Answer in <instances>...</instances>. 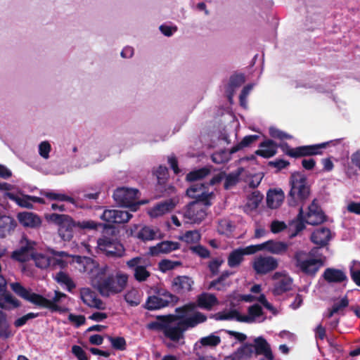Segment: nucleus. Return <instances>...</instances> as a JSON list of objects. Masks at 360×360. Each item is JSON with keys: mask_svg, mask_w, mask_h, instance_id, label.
Wrapping results in <instances>:
<instances>
[{"mask_svg": "<svg viewBox=\"0 0 360 360\" xmlns=\"http://www.w3.org/2000/svg\"><path fill=\"white\" fill-rule=\"evenodd\" d=\"M79 263L83 264V271L89 275L91 283L105 296L121 292L127 286L129 276L120 271L115 275L106 276L107 266H100L90 257H79Z\"/></svg>", "mask_w": 360, "mask_h": 360, "instance_id": "1", "label": "nucleus"}, {"mask_svg": "<svg viewBox=\"0 0 360 360\" xmlns=\"http://www.w3.org/2000/svg\"><path fill=\"white\" fill-rule=\"evenodd\" d=\"M187 195L196 200L189 203L184 212V217L191 223H199L206 216V207L210 206L214 198L205 184L195 183L186 191Z\"/></svg>", "mask_w": 360, "mask_h": 360, "instance_id": "2", "label": "nucleus"}, {"mask_svg": "<svg viewBox=\"0 0 360 360\" xmlns=\"http://www.w3.org/2000/svg\"><path fill=\"white\" fill-rule=\"evenodd\" d=\"M10 286L12 290L18 296L40 307L49 309L53 312L58 311L60 314L68 310L66 307L60 305L64 300L68 299V296L60 291L55 290L53 296L48 294L47 298H46L41 295L33 292L31 290L24 288L19 283H12Z\"/></svg>", "mask_w": 360, "mask_h": 360, "instance_id": "3", "label": "nucleus"}, {"mask_svg": "<svg viewBox=\"0 0 360 360\" xmlns=\"http://www.w3.org/2000/svg\"><path fill=\"white\" fill-rule=\"evenodd\" d=\"M179 340L183 338L184 333L189 328L205 322L207 316L197 310L193 303L176 309V314L172 315Z\"/></svg>", "mask_w": 360, "mask_h": 360, "instance_id": "4", "label": "nucleus"}, {"mask_svg": "<svg viewBox=\"0 0 360 360\" xmlns=\"http://www.w3.org/2000/svg\"><path fill=\"white\" fill-rule=\"evenodd\" d=\"M71 255L64 251H56L49 249L46 252L34 251L31 255V259L36 267L40 269L51 268L63 269L70 262Z\"/></svg>", "mask_w": 360, "mask_h": 360, "instance_id": "5", "label": "nucleus"}, {"mask_svg": "<svg viewBox=\"0 0 360 360\" xmlns=\"http://www.w3.org/2000/svg\"><path fill=\"white\" fill-rule=\"evenodd\" d=\"M325 257L320 248H315L309 252L298 251L295 255V265L300 271L309 276H314L323 265Z\"/></svg>", "mask_w": 360, "mask_h": 360, "instance_id": "6", "label": "nucleus"}, {"mask_svg": "<svg viewBox=\"0 0 360 360\" xmlns=\"http://www.w3.org/2000/svg\"><path fill=\"white\" fill-rule=\"evenodd\" d=\"M50 219L59 226L58 234L65 241H69L73 238L74 229L79 227L82 229H96L98 224L91 220L75 223L72 219L66 214H52Z\"/></svg>", "mask_w": 360, "mask_h": 360, "instance_id": "7", "label": "nucleus"}, {"mask_svg": "<svg viewBox=\"0 0 360 360\" xmlns=\"http://www.w3.org/2000/svg\"><path fill=\"white\" fill-rule=\"evenodd\" d=\"M216 318L218 320H236L245 323H262L266 319L262 307L257 304L248 308V314H241L238 309H230L219 312Z\"/></svg>", "mask_w": 360, "mask_h": 360, "instance_id": "8", "label": "nucleus"}, {"mask_svg": "<svg viewBox=\"0 0 360 360\" xmlns=\"http://www.w3.org/2000/svg\"><path fill=\"white\" fill-rule=\"evenodd\" d=\"M290 205H295L297 200H304L308 198L309 187L304 174L300 172L292 174L290 177Z\"/></svg>", "mask_w": 360, "mask_h": 360, "instance_id": "9", "label": "nucleus"}, {"mask_svg": "<svg viewBox=\"0 0 360 360\" xmlns=\"http://www.w3.org/2000/svg\"><path fill=\"white\" fill-rule=\"evenodd\" d=\"M341 143V139L331 140L319 144L304 146L296 148H290L286 144L282 145L283 150L290 157L297 158L304 155L321 154V150L327 146H335Z\"/></svg>", "mask_w": 360, "mask_h": 360, "instance_id": "10", "label": "nucleus"}, {"mask_svg": "<svg viewBox=\"0 0 360 360\" xmlns=\"http://www.w3.org/2000/svg\"><path fill=\"white\" fill-rule=\"evenodd\" d=\"M139 191L135 188H118L113 193L115 202L122 207H129L131 211H136L141 202L137 201Z\"/></svg>", "mask_w": 360, "mask_h": 360, "instance_id": "11", "label": "nucleus"}, {"mask_svg": "<svg viewBox=\"0 0 360 360\" xmlns=\"http://www.w3.org/2000/svg\"><path fill=\"white\" fill-rule=\"evenodd\" d=\"M147 328L150 330L162 331L165 337L172 341H179L176 328L172 319V316L158 317L155 321L150 322Z\"/></svg>", "mask_w": 360, "mask_h": 360, "instance_id": "12", "label": "nucleus"}, {"mask_svg": "<svg viewBox=\"0 0 360 360\" xmlns=\"http://www.w3.org/2000/svg\"><path fill=\"white\" fill-rule=\"evenodd\" d=\"M271 279L273 281L271 292L274 295H283L292 289V279L285 271L275 272Z\"/></svg>", "mask_w": 360, "mask_h": 360, "instance_id": "13", "label": "nucleus"}, {"mask_svg": "<svg viewBox=\"0 0 360 360\" xmlns=\"http://www.w3.org/2000/svg\"><path fill=\"white\" fill-rule=\"evenodd\" d=\"M278 266V260L269 255H259L255 257L252 268L257 274L265 275Z\"/></svg>", "mask_w": 360, "mask_h": 360, "instance_id": "14", "label": "nucleus"}, {"mask_svg": "<svg viewBox=\"0 0 360 360\" xmlns=\"http://www.w3.org/2000/svg\"><path fill=\"white\" fill-rule=\"evenodd\" d=\"M300 216L310 225H317L325 220V215L315 200L308 206L305 212H303L302 208H300Z\"/></svg>", "mask_w": 360, "mask_h": 360, "instance_id": "15", "label": "nucleus"}, {"mask_svg": "<svg viewBox=\"0 0 360 360\" xmlns=\"http://www.w3.org/2000/svg\"><path fill=\"white\" fill-rule=\"evenodd\" d=\"M254 246L256 249V252L266 250L274 255H282L288 252L290 244L283 241L269 240Z\"/></svg>", "mask_w": 360, "mask_h": 360, "instance_id": "16", "label": "nucleus"}, {"mask_svg": "<svg viewBox=\"0 0 360 360\" xmlns=\"http://www.w3.org/2000/svg\"><path fill=\"white\" fill-rule=\"evenodd\" d=\"M159 229L146 225H134L131 236L141 241H150L158 238Z\"/></svg>", "mask_w": 360, "mask_h": 360, "instance_id": "17", "label": "nucleus"}, {"mask_svg": "<svg viewBox=\"0 0 360 360\" xmlns=\"http://www.w3.org/2000/svg\"><path fill=\"white\" fill-rule=\"evenodd\" d=\"M174 296L166 292L161 295L150 296L146 300V308L148 310H156L169 305L174 300Z\"/></svg>", "mask_w": 360, "mask_h": 360, "instance_id": "18", "label": "nucleus"}, {"mask_svg": "<svg viewBox=\"0 0 360 360\" xmlns=\"http://www.w3.org/2000/svg\"><path fill=\"white\" fill-rule=\"evenodd\" d=\"M132 215L120 210H105L101 216V219L108 223L121 224L127 222Z\"/></svg>", "mask_w": 360, "mask_h": 360, "instance_id": "19", "label": "nucleus"}, {"mask_svg": "<svg viewBox=\"0 0 360 360\" xmlns=\"http://www.w3.org/2000/svg\"><path fill=\"white\" fill-rule=\"evenodd\" d=\"M256 252L254 245L247 246L244 248H238L233 250L228 257V265L231 267H236L240 264L243 260V257L248 255H252Z\"/></svg>", "mask_w": 360, "mask_h": 360, "instance_id": "20", "label": "nucleus"}, {"mask_svg": "<svg viewBox=\"0 0 360 360\" xmlns=\"http://www.w3.org/2000/svg\"><path fill=\"white\" fill-rule=\"evenodd\" d=\"M35 243L30 241L26 238L22 240L21 247L20 249L15 250L12 254V258L24 262L31 259L32 252H34L33 248Z\"/></svg>", "mask_w": 360, "mask_h": 360, "instance_id": "21", "label": "nucleus"}, {"mask_svg": "<svg viewBox=\"0 0 360 360\" xmlns=\"http://www.w3.org/2000/svg\"><path fill=\"white\" fill-rule=\"evenodd\" d=\"M129 268L134 270V277L138 281H144L150 276V273L143 266V259L137 257L127 262Z\"/></svg>", "mask_w": 360, "mask_h": 360, "instance_id": "22", "label": "nucleus"}, {"mask_svg": "<svg viewBox=\"0 0 360 360\" xmlns=\"http://www.w3.org/2000/svg\"><path fill=\"white\" fill-rule=\"evenodd\" d=\"M177 201L175 199L167 200L165 202L158 203L148 209V214L151 218H157L172 211L176 206Z\"/></svg>", "mask_w": 360, "mask_h": 360, "instance_id": "23", "label": "nucleus"}, {"mask_svg": "<svg viewBox=\"0 0 360 360\" xmlns=\"http://www.w3.org/2000/svg\"><path fill=\"white\" fill-rule=\"evenodd\" d=\"M193 281L186 276H179L173 278L172 288L173 291L179 294H184L191 290Z\"/></svg>", "mask_w": 360, "mask_h": 360, "instance_id": "24", "label": "nucleus"}, {"mask_svg": "<svg viewBox=\"0 0 360 360\" xmlns=\"http://www.w3.org/2000/svg\"><path fill=\"white\" fill-rule=\"evenodd\" d=\"M221 342V338L219 336L217 335L216 333H212L208 336H205L201 338L194 345L193 350L194 353L196 352H202L203 354L204 351L203 348L205 347H208L210 348H213L217 347Z\"/></svg>", "mask_w": 360, "mask_h": 360, "instance_id": "25", "label": "nucleus"}, {"mask_svg": "<svg viewBox=\"0 0 360 360\" xmlns=\"http://www.w3.org/2000/svg\"><path fill=\"white\" fill-rule=\"evenodd\" d=\"M80 297L82 302L89 307L101 309L103 302L97 297L96 294L88 288H82L80 290Z\"/></svg>", "mask_w": 360, "mask_h": 360, "instance_id": "26", "label": "nucleus"}, {"mask_svg": "<svg viewBox=\"0 0 360 360\" xmlns=\"http://www.w3.org/2000/svg\"><path fill=\"white\" fill-rule=\"evenodd\" d=\"M179 248V244L177 242L165 240L158 243L155 246H152L149 248V253L152 256H157L160 254L169 253L173 250H178Z\"/></svg>", "mask_w": 360, "mask_h": 360, "instance_id": "27", "label": "nucleus"}, {"mask_svg": "<svg viewBox=\"0 0 360 360\" xmlns=\"http://www.w3.org/2000/svg\"><path fill=\"white\" fill-rule=\"evenodd\" d=\"M17 218L21 225L28 228H37L41 224L40 218L34 213L30 212H20Z\"/></svg>", "mask_w": 360, "mask_h": 360, "instance_id": "28", "label": "nucleus"}, {"mask_svg": "<svg viewBox=\"0 0 360 360\" xmlns=\"http://www.w3.org/2000/svg\"><path fill=\"white\" fill-rule=\"evenodd\" d=\"M254 343L257 354L263 355L267 360H274V355L270 345L263 337L259 336L255 338Z\"/></svg>", "mask_w": 360, "mask_h": 360, "instance_id": "29", "label": "nucleus"}, {"mask_svg": "<svg viewBox=\"0 0 360 360\" xmlns=\"http://www.w3.org/2000/svg\"><path fill=\"white\" fill-rule=\"evenodd\" d=\"M331 238L332 233L330 229L325 227L316 229L311 236V241L320 246L327 245Z\"/></svg>", "mask_w": 360, "mask_h": 360, "instance_id": "30", "label": "nucleus"}, {"mask_svg": "<svg viewBox=\"0 0 360 360\" xmlns=\"http://www.w3.org/2000/svg\"><path fill=\"white\" fill-rule=\"evenodd\" d=\"M284 198V193L281 189L269 190L266 195L267 206L271 209H276L281 206Z\"/></svg>", "mask_w": 360, "mask_h": 360, "instance_id": "31", "label": "nucleus"}, {"mask_svg": "<svg viewBox=\"0 0 360 360\" xmlns=\"http://www.w3.org/2000/svg\"><path fill=\"white\" fill-rule=\"evenodd\" d=\"M278 146L272 140H266L259 145V148L255 152L257 155L265 158L274 156L277 151Z\"/></svg>", "mask_w": 360, "mask_h": 360, "instance_id": "32", "label": "nucleus"}, {"mask_svg": "<svg viewBox=\"0 0 360 360\" xmlns=\"http://www.w3.org/2000/svg\"><path fill=\"white\" fill-rule=\"evenodd\" d=\"M245 82V77L242 74L235 75L231 77L229 84L225 87V92L231 101L236 89Z\"/></svg>", "mask_w": 360, "mask_h": 360, "instance_id": "33", "label": "nucleus"}, {"mask_svg": "<svg viewBox=\"0 0 360 360\" xmlns=\"http://www.w3.org/2000/svg\"><path fill=\"white\" fill-rule=\"evenodd\" d=\"M323 278L328 283H340L347 280V276L343 271L333 268L326 269Z\"/></svg>", "mask_w": 360, "mask_h": 360, "instance_id": "34", "label": "nucleus"}, {"mask_svg": "<svg viewBox=\"0 0 360 360\" xmlns=\"http://www.w3.org/2000/svg\"><path fill=\"white\" fill-rule=\"evenodd\" d=\"M197 302L200 307L210 309L217 303V300L212 294L202 293L198 296Z\"/></svg>", "mask_w": 360, "mask_h": 360, "instance_id": "35", "label": "nucleus"}, {"mask_svg": "<svg viewBox=\"0 0 360 360\" xmlns=\"http://www.w3.org/2000/svg\"><path fill=\"white\" fill-rule=\"evenodd\" d=\"M349 304V301L347 297H343L340 299L335 300L333 307L328 309V313L326 315L327 317L330 318L335 314L341 313Z\"/></svg>", "mask_w": 360, "mask_h": 360, "instance_id": "36", "label": "nucleus"}, {"mask_svg": "<svg viewBox=\"0 0 360 360\" xmlns=\"http://www.w3.org/2000/svg\"><path fill=\"white\" fill-rule=\"evenodd\" d=\"M211 167H205L200 169H195L190 172L187 176L186 179L188 181H198L206 177L211 174Z\"/></svg>", "mask_w": 360, "mask_h": 360, "instance_id": "37", "label": "nucleus"}, {"mask_svg": "<svg viewBox=\"0 0 360 360\" xmlns=\"http://www.w3.org/2000/svg\"><path fill=\"white\" fill-rule=\"evenodd\" d=\"M5 196L15 202L19 206L26 208H32L31 195L19 197L12 193H6Z\"/></svg>", "mask_w": 360, "mask_h": 360, "instance_id": "38", "label": "nucleus"}, {"mask_svg": "<svg viewBox=\"0 0 360 360\" xmlns=\"http://www.w3.org/2000/svg\"><path fill=\"white\" fill-rule=\"evenodd\" d=\"M54 278L59 284L64 286L70 292L75 288V284L71 278L63 271L56 274Z\"/></svg>", "mask_w": 360, "mask_h": 360, "instance_id": "39", "label": "nucleus"}, {"mask_svg": "<svg viewBox=\"0 0 360 360\" xmlns=\"http://www.w3.org/2000/svg\"><path fill=\"white\" fill-rule=\"evenodd\" d=\"M305 221L303 217L300 216V214L297 216V219L292 221L289 227V236L290 238H293L296 236L300 231H302L305 228L304 224Z\"/></svg>", "mask_w": 360, "mask_h": 360, "instance_id": "40", "label": "nucleus"}, {"mask_svg": "<svg viewBox=\"0 0 360 360\" xmlns=\"http://www.w3.org/2000/svg\"><path fill=\"white\" fill-rule=\"evenodd\" d=\"M234 229L235 226L228 219H221L218 222L217 231L221 235L229 236L233 231Z\"/></svg>", "mask_w": 360, "mask_h": 360, "instance_id": "41", "label": "nucleus"}, {"mask_svg": "<svg viewBox=\"0 0 360 360\" xmlns=\"http://www.w3.org/2000/svg\"><path fill=\"white\" fill-rule=\"evenodd\" d=\"M141 295L138 290L131 289L125 294L124 300L131 306H137L141 303Z\"/></svg>", "mask_w": 360, "mask_h": 360, "instance_id": "42", "label": "nucleus"}, {"mask_svg": "<svg viewBox=\"0 0 360 360\" xmlns=\"http://www.w3.org/2000/svg\"><path fill=\"white\" fill-rule=\"evenodd\" d=\"M230 274L228 271L224 272L217 280L210 283L209 288H214L217 290H223L229 285V283L225 282V279L229 277Z\"/></svg>", "mask_w": 360, "mask_h": 360, "instance_id": "43", "label": "nucleus"}, {"mask_svg": "<svg viewBox=\"0 0 360 360\" xmlns=\"http://www.w3.org/2000/svg\"><path fill=\"white\" fill-rule=\"evenodd\" d=\"M232 148L230 150H223L212 154V160L217 164H222L230 160L231 155L233 154Z\"/></svg>", "mask_w": 360, "mask_h": 360, "instance_id": "44", "label": "nucleus"}, {"mask_svg": "<svg viewBox=\"0 0 360 360\" xmlns=\"http://www.w3.org/2000/svg\"><path fill=\"white\" fill-rule=\"evenodd\" d=\"M12 335L5 313L0 310V337L7 338Z\"/></svg>", "mask_w": 360, "mask_h": 360, "instance_id": "45", "label": "nucleus"}, {"mask_svg": "<svg viewBox=\"0 0 360 360\" xmlns=\"http://www.w3.org/2000/svg\"><path fill=\"white\" fill-rule=\"evenodd\" d=\"M41 193L52 200L67 201L74 203V199L72 198L63 193H56L55 191H42Z\"/></svg>", "mask_w": 360, "mask_h": 360, "instance_id": "46", "label": "nucleus"}, {"mask_svg": "<svg viewBox=\"0 0 360 360\" xmlns=\"http://www.w3.org/2000/svg\"><path fill=\"white\" fill-rule=\"evenodd\" d=\"M179 239L188 244L198 243L200 239V234L198 231H188L179 236Z\"/></svg>", "mask_w": 360, "mask_h": 360, "instance_id": "47", "label": "nucleus"}, {"mask_svg": "<svg viewBox=\"0 0 360 360\" xmlns=\"http://www.w3.org/2000/svg\"><path fill=\"white\" fill-rule=\"evenodd\" d=\"M233 353L236 360H247L251 356L252 350L250 346L245 345L238 349Z\"/></svg>", "mask_w": 360, "mask_h": 360, "instance_id": "48", "label": "nucleus"}, {"mask_svg": "<svg viewBox=\"0 0 360 360\" xmlns=\"http://www.w3.org/2000/svg\"><path fill=\"white\" fill-rule=\"evenodd\" d=\"M109 245L105 252L107 255L121 257L123 255L124 248L121 243L113 240Z\"/></svg>", "mask_w": 360, "mask_h": 360, "instance_id": "49", "label": "nucleus"}, {"mask_svg": "<svg viewBox=\"0 0 360 360\" xmlns=\"http://www.w3.org/2000/svg\"><path fill=\"white\" fill-rule=\"evenodd\" d=\"M258 137L259 136L257 135H249L245 136L239 143L232 148V153H236L243 148L249 146L252 143L255 141Z\"/></svg>", "mask_w": 360, "mask_h": 360, "instance_id": "50", "label": "nucleus"}, {"mask_svg": "<svg viewBox=\"0 0 360 360\" xmlns=\"http://www.w3.org/2000/svg\"><path fill=\"white\" fill-rule=\"evenodd\" d=\"M350 274L353 281L360 286V262L353 261L350 265Z\"/></svg>", "mask_w": 360, "mask_h": 360, "instance_id": "51", "label": "nucleus"}, {"mask_svg": "<svg viewBox=\"0 0 360 360\" xmlns=\"http://www.w3.org/2000/svg\"><path fill=\"white\" fill-rule=\"evenodd\" d=\"M51 151V143L48 141H41L38 146L39 155L44 160H48L50 158V153Z\"/></svg>", "mask_w": 360, "mask_h": 360, "instance_id": "52", "label": "nucleus"}, {"mask_svg": "<svg viewBox=\"0 0 360 360\" xmlns=\"http://www.w3.org/2000/svg\"><path fill=\"white\" fill-rule=\"evenodd\" d=\"M258 297L253 295H237L236 297H233V300H230V305L232 307L231 309H236L235 300L237 302L245 301L246 302H252L254 301H258Z\"/></svg>", "mask_w": 360, "mask_h": 360, "instance_id": "53", "label": "nucleus"}, {"mask_svg": "<svg viewBox=\"0 0 360 360\" xmlns=\"http://www.w3.org/2000/svg\"><path fill=\"white\" fill-rule=\"evenodd\" d=\"M180 265L181 262H179L163 259L159 263V268L161 271L166 272L167 271L174 269Z\"/></svg>", "mask_w": 360, "mask_h": 360, "instance_id": "54", "label": "nucleus"}, {"mask_svg": "<svg viewBox=\"0 0 360 360\" xmlns=\"http://www.w3.org/2000/svg\"><path fill=\"white\" fill-rule=\"evenodd\" d=\"M261 199V197L258 194L253 193L252 197L248 199L247 203L245 205V211L249 212L255 210L258 207Z\"/></svg>", "mask_w": 360, "mask_h": 360, "instance_id": "55", "label": "nucleus"}, {"mask_svg": "<svg viewBox=\"0 0 360 360\" xmlns=\"http://www.w3.org/2000/svg\"><path fill=\"white\" fill-rule=\"evenodd\" d=\"M0 227L4 228L6 231H11L15 227V221L9 217H1Z\"/></svg>", "mask_w": 360, "mask_h": 360, "instance_id": "56", "label": "nucleus"}, {"mask_svg": "<svg viewBox=\"0 0 360 360\" xmlns=\"http://www.w3.org/2000/svg\"><path fill=\"white\" fill-rule=\"evenodd\" d=\"M155 174L160 184H163L168 176V169L165 166H159L155 170Z\"/></svg>", "mask_w": 360, "mask_h": 360, "instance_id": "57", "label": "nucleus"}, {"mask_svg": "<svg viewBox=\"0 0 360 360\" xmlns=\"http://www.w3.org/2000/svg\"><path fill=\"white\" fill-rule=\"evenodd\" d=\"M68 321L76 328L84 325L86 321V319L83 315H76L74 314H70L68 315Z\"/></svg>", "mask_w": 360, "mask_h": 360, "instance_id": "58", "label": "nucleus"}, {"mask_svg": "<svg viewBox=\"0 0 360 360\" xmlns=\"http://www.w3.org/2000/svg\"><path fill=\"white\" fill-rule=\"evenodd\" d=\"M269 134L271 137L278 139L280 140L289 139L292 138L290 135L274 127L269 128Z\"/></svg>", "mask_w": 360, "mask_h": 360, "instance_id": "59", "label": "nucleus"}, {"mask_svg": "<svg viewBox=\"0 0 360 360\" xmlns=\"http://www.w3.org/2000/svg\"><path fill=\"white\" fill-rule=\"evenodd\" d=\"M270 230L273 233H278L287 228V225L284 221L279 220H274L271 221L270 226Z\"/></svg>", "mask_w": 360, "mask_h": 360, "instance_id": "60", "label": "nucleus"}, {"mask_svg": "<svg viewBox=\"0 0 360 360\" xmlns=\"http://www.w3.org/2000/svg\"><path fill=\"white\" fill-rule=\"evenodd\" d=\"M112 241V240L105 236L101 238L96 241L97 246L96 248L102 252H106L107 249H108L110 246L109 245L111 244Z\"/></svg>", "mask_w": 360, "mask_h": 360, "instance_id": "61", "label": "nucleus"}, {"mask_svg": "<svg viewBox=\"0 0 360 360\" xmlns=\"http://www.w3.org/2000/svg\"><path fill=\"white\" fill-rule=\"evenodd\" d=\"M110 341L113 348L119 350H124L125 349L126 341L124 338H110Z\"/></svg>", "mask_w": 360, "mask_h": 360, "instance_id": "62", "label": "nucleus"}, {"mask_svg": "<svg viewBox=\"0 0 360 360\" xmlns=\"http://www.w3.org/2000/svg\"><path fill=\"white\" fill-rule=\"evenodd\" d=\"M239 178V174L238 173H231L229 175L226 176L225 182H224V187L226 189L230 188L231 186L235 185Z\"/></svg>", "mask_w": 360, "mask_h": 360, "instance_id": "63", "label": "nucleus"}, {"mask_svg": "<svg viewBox=\"0 0 360 360\" xmlns=\"http://www.w3.org/2000/svg\"><path fill=\"white\" fill-rule=\"evenodd\" d=\"M72 352L77 358V360H89L84 350L78 345L72 346Z\"/></svg>", "mask_w": 360, "mask_h": 360, "instance_id": "64", "label": "nucleus"}]
</instances>
